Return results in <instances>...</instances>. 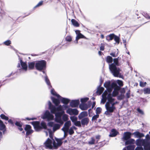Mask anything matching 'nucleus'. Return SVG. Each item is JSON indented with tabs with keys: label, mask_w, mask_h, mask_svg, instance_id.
<instances>
[{
	"label": "nucleus",
	"mask_w": 150,
	"mask_h": 150,
	"mask_svg": "<svg viewBox=\"0 0 150 150\" xmlns=\"http://www.w3.org/2000/svg\"><path fill=\"white\" fill-rule=\"evenodd\" d=\"M49 108L52 113L54 114L55 115V121L57 123H59L61 124H63V122L61 120V116L64 113V110L67 107L65 105H59L57 107L52 106L51 102H48Z\"/></svg>",
	"instance_id": "f257e3e1"
},
{
	"label": "nucleus",
	"mask_w": 150,
	"mask_h": 150,
	"mask_svg": "<svg viewBox=\"0 0 150 150\" xmlns=\"http://www.w3.org/2000/svg\"><path fill=\"white\" fill-rule=\"evenodd\" d=\"M63 139V138L56 139V140L57 142L56 143L53 139H50L48 138L45 142L44 144L46 148L52 149L53 148L54 149H56L62 145Z\"/></svg>",
	"instance_id": "f03ea898"
},
{
	"label": "nucleus",
	"mask_w": 150,
	"mask_h": 150,
	"mask_svg": "<svg viewBox=\"0 0 150 150\" xmlns=\"http://www.w3.org/2000/svg\"><path fill=\"white\" fill-rule=\"evenodd\" d=\"M117 103V102H114L113 99L108 98V101L107 102L105 105V107L107 110L105 112L106 115L109 114V112L112 113L115 109V105Z\"/></svg>",
	"instance_id": "7ed1b4c3"
},
{
	"label": "nucleus",
	"mask_w": 150,
	"mask_h": 150,
	"mask_svg": "<svg viewBox=\"0 0 150 150\" xmlns=\"http://www.w3.org/2000/svg\"><path fill=\"white\" fill-rule=\"evenodd\" d=\"M109 68L111 73L114 76L121 77V75L120 73V69L117 68L113 63L110 64Z\"/></svg>",
	"instance_id": "20e7f679"
},
{
	"label": "nucleus",
	"mask_w": 150,
	"mask_h": 150,
	"mask_svg": "<svg viewBox=\"0 0 150 150\" xmlns=\"http://www.w3.org/2000/svg\"><path fill=\"white\" fill-rule=\"evenodd\" d=\"M146 144H150V137L148 134L146 135L145 139H139L136 140V144L137 146H141Z\"/></svg>",
	"instance_id": "39448f33"
},
{
	"label": "nucleus",
	"mask_w": 150,
	"mask_h": 150,
	"mask_svg": "<svg viewBox=\"0 0 150 150\" xmlns=\"http://www.w3.org/2000/svg\"><path fill=\"white\" fill-rule=\"evenodd\" d=\"M102 97L101 103L103 104L106 102L107 100V102L108 101V98L113 99L114 102H117V101H115V99L112 97L111 93H108V91H105L102 94Z\"/></svg>",
	"instance_id": "423d86ee"
},
{
	"label": "nucleus",
	"mask_w": 150,
	"mask_h": 150,
	"mask_svg": "<svg viewBox=\"0 0 150 150\" xmlns=\"http://www.w3.org/2000/svg\"><path fill=\"white\" fill-rule=\"evenodd\" d=\"M50 91L51 93L52 94L57 96L59 99H60V100H61V102L63 103L64 104H67L70 101L69 99L67 98H62L59 94H57L55 91L53 89H51Z\"/></svg>",
	"instance_id": "0eeeda50"
},
{
	"label": "nucleus",
	"mask_w": 150,
	"mask_h": 150,
	"mask_svg": "<svg viewBox=\"0 0 150 150\" xmlns=\"http://www.w3.org/2000/svg\"><path fill=\"white\" fill-rule=\"evenodd\" d=\"M104 86L106 88L108 93H111V92L114 87L116 86V84L115 83H112L111 84L110 82L108 81L105 82L104 84Z\"/></svg>",
	"instance_id": "6e6552de"
},
{
	"label": "nucleus",
	"mask_w": 150,
	"mask_h": 150,
	"mask_svg": "<svg viewBox=\"0 0 150 150\" xmlns=\"http://www.w3.org/2000/svg\"><path fill=\"white\" fill-rule=\"evenodd\" d=\"M43 119H47V121L52 120L54 119V115L48 110H46L41 116Z\"/></svg>",
	"instance_id": "1a4fd4ad"
},
{
	"label": "nucleus",
	"mask_w": 150,
	"mask_h": 150,
	"mask_svg": "<svg viewBox=\"0 0 150 150\" xmlns=\"http://www.w3.org/2000/svg\"><path fill=\"white\" fill-rule=\"evenodd\" d=\"M46 62L44 60H41L37 62L35 64L36 69L40 71L43 69L46 66Z\"/></svg>",
	"instance_id": "9d476101"
},
{
	"label": "nucleus",
	"mask_w": 150,
	"mask_h": 150,
	"mask_svg": "<svg viewBox=\"0 0 150 150\" xmlns=\"http://www.w3.org/2000/svg\"><path fill=\"white\" fill-rule=\"evenodd\" d=\"M71 125V123L70 121H68L65 123L64 126L62 129V130L64 132V138H65L67 136L69 128Z\"/></svg>",
	"instance_id": "9b49d317"
},
{
	"label": "nucleus",
	"mask_w": 150,
	"mask_h": 150,
	"mask_svg": "<svg viewBox=\"0 0 150 150\" xmlns=\"http://www.w3.org/2000/svg\"><path fill=\"white\" fill-rule=\"evenodd\" d=\"M59 123V124L55 123L54 122H50L48 123L47 125L48 126L53 127V132H54L59 129L60 128L61 125L63 124H61Z\"/></svg>",
	"instance_id": "f8f14e48"
},
{
	"label": "nucleus",
	"mask_w": 150,
	"mask_h": 150,
	"mask_svg": "<svg viewBox=\"0 0 150 150\" xmlns=\"http://www.w3.org/2000/svg\"><path fill=\"white\" fill-rule=\"evenodd\" d=\"M66 112L70 115H77L78 114L79 111L76 109L68 108Z\"/></svg>",
	"instance_id": "ddd939ff"
},
{
	"label": "nucleus",
	"mask_w": 150,
	"mask_h": 150,
	"mask_svg": "<svg viewBox=\"0 0 150 150\" xmlns=\"http://www.w3.org/2000/svg\"><path fill=\"white\" fill-rule=\"evenodd\" d=\"M75 32L76 35V38L75 40L74 41V42L77 43L78 40L80 38H83L84 36L80 33L79 30H76L75 31Z\"/></svg>",
	"instance_id": "4468645a"
},
{
	"label": "nucleus",
	"mask_w": 150,
	"mask_h": 150,
	"mask_svg": "<svg viewBox=\"0 0 150 150\" xmlns=\"http://www.w3.org/2000/svg\"><path fill=\"white\" fill-rule=\"evenodd\" d=\"M131 133L129 132H124L123 134V136L122 139L123 140L126 141L131 138Z\"/></svg>",
	"instance_id": "2eb2a0df"
},
{
	"label": "nucleus",
	"mask_w": 150,
	"mask_h": 150,
	"mask_svg": "<svg viewBox=\"0 0 150 150\" xmlns=\"http://www.w3.org/2000/svg\"><path fill=\"white\" fill-rule=\"evenodd\" d=\"M79 103V100H72L70 103V105L72 107H76L78 106Z\"/></svg>",
	"instance_id": "dca6fc26"
},
{
	"label": "nucleus",
	"mask_w": 150,
	"mask_h": 150,
	"mask_svg": "<svg viewBox=\"0 0 150 150\" xmlns=\"http://www.w3.org/2000/svg\"><path fill=\"white\" fill-rule=\"evenodd\" d=\"M114 90L112 92V94H111L112 96V97H115L118 94V91L120 89V87L117 85L116 84V86L114 87Z\"/></svg>",
	"instance_id": "f3484780"
},
{
	"label": "nucleus",
	"mask_w": 150,
	"mask_h": 150,
	"mask_svg": "<svg viewBox=\"0 0 150 150\" xmlns=\"http://www.w3.org/2000/svg\"><path fill=\"white\" fill-rule=\"evenodd\" d=\"M25 129L26 131V134L27 135H29L33 132V130L31 129V127L29 125H26Z\"/></svg>",
	"instance_id": "a211bd4d"
},
{
	"label": "nucleus",
	"mask_w": 150,
	"mask_h": 150,
	"mask_svg": "<svg viewBox=\"0 0 150 150\" xmlns=\"http://www.w3.org/2000/svg\"><path fill=\"white\" fill-rule=\"evenodd\" d=\"M133 134L134 135V137L135 138H140L144 137V134L142 133H141L138 131H136L134 132Z\"/></svg>",
	"instance_id": "6ab92c4d"
},
{
	"label": "nucleus",
	"mask_w": 150,
	"mask_h": 150,
	"mask_svg": "<svg viewBox=\"0 0 150 150\" xmlns=\"http://www.w3.org/2000/svg\"><path fill=\"white\" fill-rule=\"evenodd\" d=\"M79 120H81V124L82 125H84V111L81 112L78 116Z\"/></svg>",
	"instance_id": "aec40b11"
},
{
	"label": "nucleus",
	"mask_w": 150,
	"mask_h": 150,
	"mask_svg": "<svg viewBox=\"0 0 150 150\" xmlns=\"http://www.w3.org/2000/svg\"><path fill=\"white\" fill-rule=\"evenodd\" d=\"M20 64L21 69L23 70L26 71L27 69V65L26 63L25 62H23L22 60L21 59Z\"/></svg>",
	"instance_id": "412c9836"
},
{
	"label": "nucleus",
	"mask_w": 150,
	"mask_h": 150,
	"mask_svg": "<svg viewBox=\"0 0 150 150\" xmlns=\"http://www.w3.org/2000/svg\"><path fill=\"white\" fill-rule=\"evenodd\" d=\"M118 133V132L115 129H112L111 130V132L109 135L110 137H115L116 136Z\"/></svg>",
	"instance_id": "4be33fe9"
},
{
	"label": "nucleus",
	"mask_w": 150,
	"mask_h": 150,
	"mask_svg": "<svg viewBox=\"0 0 150 150\" xmlns=\"http://www.w3.org/2000/svg\"><path fill=\"white\" fill-rule=\"evenodd\" d=\"M104 90V88L103 87L99 86L97 89L96 94L98 95H100L103 93Z\"/></svg>",
	"instance_id": "5701e85b"
},
{
	"label": "nucleus",
	"mask_w": 150,
	"mask_h": 150,
	"mask_svg": "<svg viewBox=\"0 0 150 150\" xmlns=\"http://www.w3.org/2000/svg\"><path fill=\"white\" fill-rule=\"evenodd\" d=\"M61 119L63 122L64 121H66L69 119L68 116V115L63 113L61 116Z\"/></svg>",
	"instance_id": "b1692460"
},
{
	"label": "nucleus",
	"mask_w": 150,
	"mask_h": 150,
	"mask_svg": "<svg viewBox=\"0 0 150 150\" xmlns=\"http://www.w3.org/2000/svg\"><path fill=\"white\" fill-rule=\"evenodd\" d=\"M51 99L54 103L56 106L58 105L60 103V101L58 98V99L54 98V97H51Z\"/></svg>",
	"instance_id": "393cba45"
},
{
	"label": "nucleus",
	"mask_w": 150,
	"mask_h": 150,
	"mask_svg": "<svg viewBox=\"0 0 150 150\" xmlns=\"http://www.w3.org/2000/svg\"><path fill=\"white\" fill-rule=\"evenodd\" d=\"M134 142L135 140L134 139H128L126 141V142H125V145H127L131 144H134Z\"/></svg>",
	"instance_id": "a878e982"
},
{
	"label": "nucleus",
	"mask_w": 150,
	"mask_h": 150,
	"mask_svg": "<svg viewBox=\"0 0 150 150\" xmlns=\"http://www.w3.org/2000/svg\"><path fill=\"white\" fill-rule=\"evenodd\" d=\"M32 124L35 128H40V122L38 121H34L32 122Z\"/></svg>",
	"instance_id": "bb28decb"
},
{
	"label": "nucleus",
	"mask_w": 150,
	"mask_h": 150,
	"mask_svg": "<svg viewBox=\"0 0 150 150\" xmlns=\"http://www.w3.org/2000/svg\"><path fill=\"white\" fill-rule=\"evenodd\" d=\"M81 104L79 105L80 108L82 110H84V98H81Z\"/></svg>",
	"instance_id": "cd10ccee"
},
{
	"label": "nucleus",
	"mask_w": 150,
	"mask_h": 150,
	"mask_svg": "<svg viewBox=\"0 0 150 150\" xmlns=\"http://www.w3.org/2000/svg\"><path fill=\"white\" fill-rule=\"evenodd\" d=\"M5 125L3 124L2 122L0 120V130H3V133H4L5 131Z\"/></svg>",
	"instance_id": "c85d7f7f"
},
{
	"label": "nucleus",
	"mask_w": 150,
	"mask_h": 150,
	"mask_svg": "<svg viewBox=\"0 0 150 150\" xmlns=\"http://www.w3.org/2000/svg\"><path fill=\"white\" fill-rule=\"evenodd\" d=\"M71 22L72 24L75 27H78L79 26V24L78 22L74 19L71 20Z\"/></svg>",
	"instance_id": "c756f323"
},
{
	"label": "nucleus",
	"mask_w": 150,
	"mask_h": 150,
	"mask_svg": "<svg viewBox=\"0 0 150 150\" xmlns=\"http://www.w3.org/2000/svg\"><path fill=\"white\" fill-rule=\"evenodd\" d=\"M76 128L74 126L71 127L70 129H69L68 131L70 135H71L74 133V129H76Z\"/></svg>",
	"instance_id": "7c9ffc66"
},
{
	"label": "nucleus",
	"mask_w": 150,
	"mask_h": 150,
	"mask_svg": "<svg viewBox=\"0 0 150 150\" xmlns=\"http://www.w3.org/2000/svg\"><path fill=\"white\" fill-rule=\"evenodd\" d=\"M45 81L46 83L48 86H49V88H51L52 87V86L51 85H50V81L49 79L47 78V76L46 75L45 76Z\"/></svg>",
	"instance_id": "2f4dec72"
},
{
	"label": "nucleus",
	"mask_w": 150,
	"mask_h": 150,
	"mask_svg": "<svg viewBox=\"0 0 150 150\" xmlns=\"http://www.w3.org/2000/svg\"><path fill=\"white\" fill-rule=\"evenodd\" d=\"M106 61L108 63H111L112 62V58L110 56H108L106 57Z\"/></svg>",
	"instance_id": "473e14b6"
},
{
	"label": "nucleus",
	"mask_w": 150,
	"mask_h": 150,
	"mask_svg": "<svg viewBox=\"0 0 150 150\" xmlns=\"http://www.w3.org/2000/svg\"><path fill=\"white\" fill-rule=\"evenodd\" d=\"M35 63L34 62H31L28 63V68L30 69H33L34 67Z\"/></svg>",
	"instance_id": "72a5a7b5"
},
{
	"label": "nucleus",
	"mask_w": 150,
	"mask_h": 150,
	"mask_svg": "<svg viewBox=\"0 0 150 150\" xmlns=\"http://www.w3.org/2000/svg\"><path fill=\"white\" fill-rule=\"evenodd\" d=\"M144 150H150V144H145L143 145Z\"/></svg>",
	"instance_id": "f704fd0d"
},
{
	"label": "nucleus",
	"mask_w": 150,
	"mask_h": 150,
	"mask_svg": "<svg viewBox=\"0 0 150 150\" xmlns=\"http://www.w3.org/2000/svg\"><path fill=\"white\" fill-rule=\"evenodd\" d=\"M144 93L145 94H150V88H146L144 89Z\"/></svg>",
	"instance_id": "c9c22d12"
},
{
	"label": "nucleus",
	"mask_w": 150,
	"mask_h": 150,
	"mask_svg": "<svg viewBox=\"0 0 150 150\" xmlns=\"http://www.w3.org/2000/svg\"><path fill=\"white\" fill-rule=\"evenodd\" d=\"M70 118L72 122L74 123L76 121L77 119V117L75 116H71L70 117Z\"/></svg>",
	"instance_id": "e433bc0d"
},
{
	"label": "nucleus",
	"mask_w": 150,
	"mask_h": 150,
	"mask_svg": "<svg viewBox=\"0 0 150 150\" xmlns=\"http://www.w3.org/2000/svg\"><path fill=\"white\" fill-rule=\"evenodd\" d=\"M114 39L115 41L117 43V44H118L120 42L119 38L118 36L115 35Z\"/></svg>",
	"instance_id": "4c0bfd02"
},
{
	"label": "nucleus",
	"mask_w": 150,
	"mask_h": 150,
	"mask_svg": "<svg viewBox=\"0 0 150 150\" xmlns=\"http://www.w3.org/2000/svg\"><path fill=\"white\" fill-rule=\"evenodd\" d=\"M135 146L134 145H129L127 147V150H134Z\"/></svg>",
	"instance_id": "58836bf2"
},
{
	"label": "nucleus",
	"mask_w": 150,
	"mask_h": 150,
	"mask_svg": "<svg viewBox=\"0 0 150 150\" xmlns=\"http://www.w3.org/2000/svg\"><path fill=\"white\" fill-rule=\"evenodd\" d=\"M0 117L2 119H4L6 120H8V117L3 114H2L0 115Z\"/></svg>",
	"instance_id": "ea45409f"
},
{
	"label": "nucleus",
	"mask_w": 150,
	"mask_h": 150,
	"mask_svg": "<svg viewBox=\"0 0 150 150\" xmlns=\"http://www.w3.org/2000/svg\"><path fill=\"white\" fill-rule=\"evenodd\" d=\"M119 57H118L117 58H115L113 59V61L114 63L115 64V65H118V60Z\"/></svg>",
	"instance_id": "a19ab883"
},
{
	"label": "nucleus",
	"mask_w": 150,
	"mask_h": 150,
	"mask_svg": "<svg viewBox=\"0 0 150 150\" xmlns=\"http://www.w3.org/2000/svg\"><path fill=\"white\" fill-rule=\"evenodd\" d=\"M102 110L101 108L100 107H98L96 110V113L98 115L99 114Z\"/></svg>",
	"instance_id": "79ce46f5"
},
{
	"label": "nucleus",
	"mask_w": 150,
	"mask_h": 150,
	"mask_svg": "<svg viewBox=\"0 0 150 150\" xmlns=\"http://www.w3.org/2000/svg\"><path fill=\"white\" fill-rule=\"evenodd\" d=\"M41 125L42 127V128L46 129L47 128V126L46 124L44 122H42L41 123Z\"/></svg>",
	"instance_id": "37998d69"
},
{
	"label": "nucleus",
	"mask_w": 150,
	"mask_h": 150,
	"mask_svg": "<svg viewBox=\"0 0 150 150\" xmlns=\"http://www.w3.org/2000/svg\"><path fill=\"white\" fill-rule=\"evenodd\" d=\"M74 124L76 126L78 127H80L81 126V122L79 121H76L74 123Z\"/></svg>",
	"instance_id": "c03bdc74"
},
{
	"label": "nucleus",
	"mask_w": 150,
	"mask_h": 150,
	"mask_svg": "<svg viewBox=\"0 0 150 150\" xmlns=\"http://www.w3.org/2000/svg\"><path fill=\"white\" fill-rule=\"evenodd\" d=\"M118 54V52H117V53L116 52H114L110 54V55L113 57H115L117 56Z\"/></svg>",
	"instance_id": "a18cd8bd"
},
{
	"label": "nucleus",
	"mask_w": 150,
	"mask_h": 150,
	"mask_svg": "<svg viewBox=\"0 0 150 150\" xmlns=\"http://www.w3.org/2000/svg\"><path fill=\"white\" fill-rule=\"evenodd\" d=\"M11 43V42L10 40H7L4 42V44L8 46Z\"/></svg>",
	"instance_id": "49530a36"
},
{
	"label": "nucleus",
	"mask_w": 150,
	"mask_h": 150,
	"mask_svg": "<svg viewBox=\"0 0 150 150\" xmlns=\"http://www.w3.org/2000/svg\"><path fill=\"white\" fill-rule=\"evenodd\" d=\"M65 39L68 42H70L72 40L70 36H67L65 38Z\"/></svg>",
	"instance_id": "de8ad7c7"
},
{
	"label": "nucleus",
	"mask_w": 150,
	"mask_h": 150,
	"mask_svg": "<svg viewBox=\"0 0 150 150\" xmlns=\"http://www.w3.org/2000/svg\"><path fill=\"white\" fill-rule=\"evenodd\" d=\"M137 110L138 112L140 114L142 115H144V113L143 111L140 109L139 108H138Z\"/></svg>",
	"instance_id": "09e8293b"
},
{
	"label": "nucleus",
	"mask_w": 150,
	"mask_h": 150,
	"mask_svg": "<svg viewBox=\"0 0 150 150\" xmlns=\"http://www.w3.org/2000/svg\"><path fill=\"white\" fill-rule=\"evenodd\" d=\"M95 140L93 138H91V140L88 142V143L90 144H94L95 143Z\"/></svg>",
	"instance_id": "8fccbe9b"
},
{
	"label": "nucleus",
	"mask_w": 150,
	"mask_h": 150,
	"mask_svg": "<svg viewBox=\"0 0 150 150\" xmlns=\"http://www.w3.org/2000/svg\"><path fill=\"white\" fill-rule=\"evenodd\" d=\"M117 84L120 86H123L122 81L120 80H117Z\"/></svg>",
	"instance_id": "3c124183"
},
{
	"label": "nucleus",
	"mask_w": 150,
	"mask_h": 150,
	"mask_svg": "<svg viewBox=\"0 0 150 150\" xmlns=\"http://www.w3.org/2000/svg\"><path fill=\"white\" fill-rule=\"evenodd\" d=\"M99 116V115L97 114L94 115L92 117V120H96L97 118H98Z\"/></svg>",
	"instance_id": "603ef678"
},
{
	"label": "nucleus",
	"mask_w": 150,
	"mask_h": 150,
	"mask_svg": "<svg viewBox=\"0 0 150 150\" xmlns=\"http://www.w3.org/2000/svg\"><path fill=\"white\" fill-rule=\"evenodd\" d=\"M115 35H114V34H112L109 35H108V36L109 37V38H110V39L111 40H112L114 38V37H115Z\"/></svg>",
	"instance_id": "864d4df0"
},
{
	"label": "nucleus",
	"mask_w": 150,
	"mask_h": 150,
	"mask_svg": "<svg viewBox=\"0 0 150 150\" xmlns=\"http://www.w3.org/2000/svg\"><path fill=\"white\" fill-rule=\"evenodd\" d=\"M43 2V1H40L34 7V8H35L41 6Z\"/></svg>",
	"instance_id": "5fc2aeb1"
},
{
	"label": "nucleus",
	"mask_w": 150,
	"mask_h": 150,
	"mask_svg": "<svg viewBox=\"0 0 150 150\" xmlns=\"http://www.w3.org/2000/svg\"><path fill=\"white\" fill-rule=\"evenodd\" d=\"M146 82H143L142 81H140V86L142 87H143L146 84Z\"/></svg>",
	"instance_id": "6e6d98bb"
},
{
	"label": "nucleus",
	"mask_w": 150,
	"mask_h": 150,
	"mask_svg": "<svg viewBox=\"0 0 150 150\" xmlns=\"http://www.w3.org/2000/svg\"><path fill=\"white\" fill-rule=\"evenodd\" d=\"M15 125L19 127H21L22 126V124L21 122H17L15 123Z\"/></svg>",
	"instance_id": "4d7b16f0"
},
{
	"label": "nucleus",
	"mask_w": 150,
	"mask_h": 150,
	"mask_svg": "<svg viewBox=\"0 0 150 150\" xmlns=\"http://www.w3.org/2000/svg\"><path fill=\"white\" fill-rule=\"evenodd\" d=\"M138 146L136 148L135 150H142L143 149V148L142 147V146Z\"/></svg>",
	"instance_id": "13d9d810"
},
{
	"label": "nucleus",
	"mask_w": 150,
	"mask_h": 150,
	"mask_svg": "<svg viewBox=\"0 0 150 150\" xmlns=\"http://www.w3.org/2000/svg\"><path fill=\"white\" fill-rule=\"evenodd\" d=\"M47 131H48V132L49 133L50 135V134H51V130L50 129H48L47 130V131H45V133L46 134V136H47L48 135Z\"/></svg>",
	"instance_id": "bf43d9fd"
},
{
	"label": "nucleus",
	"mask_w": 150,
	"mask_h": 150,
	"mask_svg": "<svg viewBox=\"0 0 150 150\" xmlns=\"http://www.w3.org/2000/svg\"><path fill=\"white\" fill-rule=\"evenodd\" d=\"M88 104H89V105H88L89 106L87 107V104H86L85 103V110H86L87 109V108L88 107H90L91 105L92 104V103H91V102L89 103H88Z\"/></svg>",
	"instance_id": "052dcab7"
},
{
	"label": "nucleus",
	"mask_w": 150,
	"mask_h": 150,
	"mask_svg": "<svg viewBox=\"0 0 150 150\" xmlns=\"http://www.w3.org/2000/svg\"><path fill=\"white\" fill-rule=\"evenodd\" d=\"M89 121V120L87 118L85 117V125H87Z\"/></svg>",
	"instance_id": "680f3d73"
},
{
	"label": "nucleus",
	"mask_w": 150,
	"mask_h": 150,
	"mask_svg": "<svg viewBox=\"0 0 150 150\" xmlns=\"http://www.w3.org/2000/svg\"><path fill=\"white\" fill-rule=\"evenodd\" d=\"M144 16L146 18L148 19H150V16H149V15L147 14H145Z\"/></svg>",
	"instance_id": "e2e57ef3"
},
{
	"label": "nucleus",
	"mask_w": 150,
	"mask_h": 150,
	"mask_svg": "<svg viewBox=\"0 0 150 150\" xmlns=\"http://www.w3.org/2000/svg\"><path fill=\"white\" fill-rule=\"evenodd\" d=\"M126 96L127 98H129L130 97L129 91L126 93Z\"/></svg>",
	"instance_id": "0e129e2a"
},
{
	"label": "nucleus",
	"mask_w": 150,
	"mask_h": 150,
	"mask_svg": "<svg viewBox=\"0 0 150 150\" xmlns=\"http://www.w3.org/2000/svg\"><path fill=\"white\" fill-rule=\"evenodd\" d=\"M123 42L125 45V47H126V40L124 39L123 40Z\"/></svg>",
	"instance_id": "69168bd1"
},
{
	"label": "nucleus",
	"mask_w": 150,
	"mask_h": 150,
	"mask_svg": "<svg viewBox=\"0 0 150 150\" xmlns=\"http://www.w3.org/2000/svg\"><path fill=\"white\" fill-rule=\"evenodd\" d=\"M104 50V46H101L100 47V50L101 51H103Z\"/></svg>",
	"instance_id": "338daca9"
},
{
	"label": "nucleus",
	"mask_w": 150,
	"mask_h": 150,
	"mask_svg": "<svg viewBox=\"0 0 150 150\" xmlns=\"http://www.w3.org/2000/svg\"><path fill=\"white\" fill-rule=\"evenodd\" d=\"M95 105H96V102H94L93 103L92 105L91 109H93L94 107L95 106Z\"/></svg>",
	"instance_id": "774afa93"
}]
</instances>
